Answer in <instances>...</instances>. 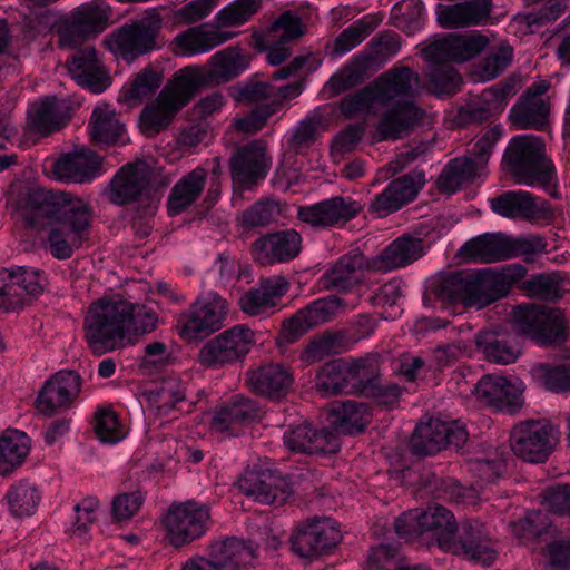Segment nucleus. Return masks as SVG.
I'll use <instances>...</instances> for the list:
<instances>
[{
  "label": "nucleus",
  "mask_w": 570,
  "mask_h": 570,
  "mask_svg": "<svg viewBox=\"0 0 570 570\" xmlns=\"http://www.w3.org/2000/svg\"><path fill=\"white\" fill-rule=\"evenodd\" d=\"M523 391L524 384L517 377L487 374L479 380L472 395L481 406L513 411L519 407Z\"/></svg>",
  "instance_id": "4be33fe9"
},
{
  "label": "nucleus",
  "mask_w": 570,
  "mask_h": 570,
  "mask_svg": "<svg viewBox=\"0 0 570 570\" xmlns=\"http://www.w3.org/2000/svg\"><path fill=\"white\" fill-rule=\"evenodd\" d=\"M302 238L294 229L269 234L259 238L253 247V256L264 265L293 259L301 252Z\"/></svg>",
  "instance_id": "f704fd0d"
},
{
  "label": "nucleus",
  "mask_w": 570,
  "mask_h": 570,
  "mask_svg": "<svg viewBox=\"0 0 570 570\" xmlns=\"http://www.w3.org/2000/svg\"><path fill=\"white\" fill-rule=\"evenodd\" d=\"M261 0H235L220 9L214 22L217 29L246 23L259 9Z\"/></svg>",
  "instance_id": "052dcab7"
},
{
  "label": "nucleus",
  "mask_w": 570,
  "mask_h": 570,
  "mask_svg": "<svg viewBox=\"0 0 570 570\" xmlns=\"http://www.w3.org/2000/svg\"><path fill=\"white\" fill-rule=\"evenodd\" d=\"M402 285L394 279L382 285L373 298V304L381 309L383 320H395L402 314Z\"/></svg>",
  "instance_id": "e2e57ef3"
},
{
  "label": "nucleus",
  "mask_w": 570,
  "mask_h": 570,
  "mask_svg": "<svg viewBox=\"0 0 570 570\" xmlns=\"http://www.w3.org/2000/svg\"><path fill=\"white\" fill-rule=\"evenodd\" d=\"M503 166L519 185L547 188L554 178V166L546 156L544 144L532 135L512 138Z\"/></svg>",
  "instance_id": "0eeeda50"
},
{
  "label": "nucleus",
  "mask_w": 570,
  "mask_h": 570,
  "mask_svg": "<svg viewBox=\"0 0 570 570\" xmlns=\"http://www.w3.org/2000/svg\"><path fill=\"white\" fill-rule=\"evenodd\" d=\"M287 289L288 283L283 276L267 278L257 288L246 292L239 298V306L250 316L268 314L274 312Z\"/></svg>",
  "instance_id": "58836bf2"
},
{
  "label": "nucleus",
  "mask_w": 570,
  "mask_h": 570,
  "mask_svg": "<svg viewBox=\"0 0 570 570\" xmlns=\"http://www.w3.org/2000/svg\"><path fill=\"white\" fill-rule=\"evenodd\" d=\"M157 313L121 293L106 294L89 306L83 320L85 338L92 353L101 355L134 344L139 335L153 332Z\"/></svg>",
  "instance_id": "39448f33"
},
{
  "label": "nucleus",
  "mask_w": 570,
  "mask_h": 570,
  "mask_svg": "<svg viewBox=\"0 0 570 570\" xmlns=\"http://www.w3.org/2000/svg\"><path fill=\"white\" fill-rule=\"evenodd\" d=\"M68 71L79 86L95 94L102 92L111 83L108 71L91 47H87L72 56L68 61Z\"/></svg>",
  "instance_id": "473e14b6"
},
{
  "label": "nucleus",
  "mask_w": 570,
  "mask_h": 570,
  "mask_svg": "<svg viewBox=\"0 0 570 570\" xmlns=\"http://www.w3.org/2000/svg\"><path fill=\"white\" fill-rule=\"evenodd\" d=\"M185 391L175 377L165 380L161 385L146 394L148 411L155 415H167L173 409L181 410Z\"/></svg>",
  "instance_id": "864d4df0"
},
{
  "label": "nucleus",
  "mask_w": 570,
  "mask_h": 570,
  "mask_svg": "<svg viewBox=\"0 0 570 570\" xmlns=\"http://www.w3.org/2000/svg\"><path fill=\"white\" fill-rule=\"evenodd\" d=\"M303 90L302 82L295 80L285 86H275L274 83L250 80L236 88V100L243 104H261L267 101L268 105L278 112L285 102L298 97Z\"/></svg>",
  "instance_id": "7c9ffc66"
},
{
  "label": "nucleus",
  "mask_w": 570,
  "mask_h": 570,
  "mask_svg": "<svg viewBox=\"0 0 570 570\" xmlns=\"http://www.w3.org/2000/svg\"><path fill=\"white\" fill-rule=\"evenodd\" d=\"M416 85L417 77L410 68H394L364 89L345 96L340 110L345 117L352 118L385 107L368 136L373 142L396 140L416 126L423 116L410 99Z\"/></svg>",
  "instance_id": "f257e3e1"
},
{
  "label": "nucleus",
  "mask_w": 570,
  "mask_h": 570,
  "mask_svg": "<svg viewBox=\"0 0 570 570\" xmlns=\"http://www.w3.org/2000/svg\"><path fill=\"white\" fill-rule=\"evenodd\" d=\"M247 383L250 389L259 394L278 397L288 391L293 383V377L284 366L268 364L253 371L248 375Z\"/></svg>",
  "instance_id": "09e8293b"
},
{
  "label": "nucleus",
  "mask_w": 570,
  "mask_h": 570,
  "mask_svg": "<svg viewBox=\"0 0 570 570\" xmlns=\"http://www.w3.org/2000/svg\"><path fill=\"white\" fill-rule=\"evenodd\" d=\"M47 284L42 272L32 267L16 266L0 269V308L4 311L22 307L29 299L39 296Z\"/></svg>",
  "instance_id": "2eb2a0df"
},
{
  "label": "nucleus",
  "mask_w": 570,
  "mask_h": 570,
  "mask_svg": "<svg viewBox=\"0 0 570 570\" xmlns=\"http://www.w3.org/2000/svg\"><path fill=\"white\" fill-rule=\"evenodd\" d=\"M150 176L151 169L145 161L124 166L111 181L110 199L121 205L149 195Z\"/></svg>",
  "instance_id": "72a5a7b5"
},
{
  "label": "nucleus",
  "mask_w": 570,
  "mask_h": 570,
  "mask_svg": "<svg viewBox=\"0 0 570 570\" xmlns=\"http://www.w3.org/2000/svg\"><path fill=\"white\" fill-rule=\"evenodd\" d=\"M532 377L547 390L570 391V367L538 364L531 370Z\"/></svg>",
  "instance_id": "0e129e2a"
},
{
  "label": "nucleus",
  "mask_w": 570,
  "mask_h": 570,
  "mask_svg": "<svg viewBox=\"0 0 570 570\" xmlns=\"http://www.w3.org/2000/svg\"><path fill=\"white\" fill-rule=\"evenodd\" d=\"M284 443L295 452L316 453L335 452L338 442L333 433L326 430L313 431L311 424L303 423L284 434Z\"/></svg>",
  "instance_id": "49530a36"
},
{
  "label": "nucleus",
  "mask_w": 570,
  "mask_h": 570,
  "mask_svg": "<svg viewBox=\"0 0 570 570\" xmlns=\"http://www.w3.org/2000/svg\"><path fill=\"white\" fill-rule=\"evenodd\" d=\"M302 35V23L291 11L284 12L268 30L253 36L254 46L267 52V61L277 66L289 55L287 43Z\"/></svg>",
  "instance_id": "393cba45"
},
{
  "label": "nucleus",
  "mask_w": 570,
  "mask_h": 570,
  "mask_svg": "<svg viewBox=\"0 0 570 570\" xmlns=\"http://www.w3.org/2000/svg\"><path fill=\"white\" fill-rule=\"evenodd\" d=\"M475 347L488 361L500 364L513 363L520 354L518 346L500 341L497 332L489 330L482 331L475 336Z\"/></svg>",
  "instance_id": "13d9d810"
},
{
  "label": "nucleus",
  "mask_w": 570,
  "mask_h": 570,
  "mask_svg": "<svg viewBox=\"0 0 570 570\" xmlns=\"http://www.w3.org/2000/svg\"><path fill=\"white\" fill-rule=\"evenodd\" d=\"M80 391L79 375L72 371H60L45 383L37 397V409L47 415L68 409L78 400Z\"/></svg>",
  "instance_id": "bb28decb"
},
{
  "label": "nucleus",
  "mask_w": 570,
  "mask_h": 570,
  "mask_svg": "<svg viewBox=\"0 0 570 570\" xmlns=\"http://www.w3.org/2000/svg\"><path fill=\"white\" fill-rule=\"evenodd\" d=\"M461 256L479 263H492L513 256L512 238L502 234L479 236L461 248Z\"/></svg>",
  "instance_id": "c03bdc74"
},
{
  "label": "nucleus",
  "mask_w": 570,
  "mask_h": 570,
  "mask_svg": "<svg viewBox=\"0 0 570 570\" xmlns=\"http://www.w3.org/2000/svg\"><path fill=\"white\" fill-rule=\"evenodd\" d=\"M381 13H368L344 29L326 46L330 55L341 57L362 43L382 22Z\"/></svg>",
  "instance_id": "de8ad7c7"
},
{
  "label": "nucleus",
  "mask_w": 570,
  "mask_h": 570,
  "mask_svg": "<svg viewBox=\"0 0 570 570\" xmlns=\"http://www.w3.org/2000/svg\"><path fill=\"white\" fill-rule=\"evenodd\" d=\"M363 205L351 197H334L318 204L302 207L298 210L301 220L312 226H334L354 218Z\"/></svg>",
  "instance_id": "c756f323"
},
{
  "label": "nucleus",
  "mask_w": 570,
  "mask_h": 570,
  "mask_svg": "<svg viewBox=\"0 0 570 570\" xmlns=\"http://www.w3.org/2000/svg\"><path fill=\"white\" fill-rule=\"evenodd\" d=\"M234 36L233 32L219 30L216 27H193L176 36L173 41V52L180 57H195L213 50Z\"/></svg>",
  "instance_id": "c9c22d12"
},
{
  "label": "nucleus",
  "mask_w": 570,
  "mask_h": 570,
  "mask_svg": "<svg viewBox=\"0 0 570 570\" xmlns=\"http://www.w3.org/2000/svg\"><path fill=\"white\" fill-rule=\"evenodd\" d=\"M363 264L364 257L358 253H352L343 256L325 273V285L338 289H348L357 283Z\"/></svg>",
  "instance_id": "6e6d98bb"
},
{
  "label": "nucleus",
  "mask_w": 570,
  "mask_h": 570,
  "mask_svg": "<svg viewBox=\"0 0 570 570\" xmlns=\"http://www.w3.org/2000/svg\"><path fill=\"white\" fill-rule=\"evenodd\" d=\"M110 17V8L102 1H94L75 9L68 17L55 20L59 43L75 48L88 36L102 31Z\"/></svg>",
  "instance_id": "ddd939ff"
},
{
  "label": "nucleus",
  "mask_w": 570,
  "mask_h": 570,
  "mask_svg": "<svg viewBox=\"0 0 570 570\" xmlns=\"http://www.w3.org/2000/svg\"><path fill=\"white\" fill-rule=\"evenodd\" d=\"M371 413L363 403L354 401H336L330 404L326 420L331 431L337 439L338 433L353 434L363 431L370 422Z\"/></svg>",
  "instance_id": "ea45409f"
},
{
  "label": "nucleus",
  "mask_w": 570,
  "mask_h": 570,
  "mask_svg": "<svg viewBox=\"0 0 570 570\" xmlns=\"http://www.w3.org/2000/svg\"><path fill=\"white\" fill-rule=\"evenodd\" d=\"M209 553L210 559L187 560L181 570H240L252 566L256 559L253 544L237 538L214 542Z\"/></svg>",
  "instance_id": "a211bd4d"
},
{
  "label": "nucleus",
  "mask_w": 570,
  "mask_h": 570,
  "mask_svg": "<svg viewBox=\"0 0 570 570\" xmlns=\"http://www.w3.org/2000/svg\"><path fill=\"white\" fill-rule=\"evenodd\" d=\"M237 484L246 495L264 504H283L292 493L287 479L271 471H246Z\"/></svg>",
  "instance_id": "c85d7f7f"
},
{
  "label": "nucleus",
  "mask_w": 570,
  "mask_h": 570,
  "mask_svg": "<svg viewBox=\"0 0 570 570\" xmlns=\"http://www.w3.org/2000/svg\"><path fill=\"white\" fill-rule=\"evenodd\" d=\"M163 72L155 67H147L122 87L119 101L128 107L140 105L146 98L153 96L163 82Z\"/></svg>",
  "instance_id": "8fccbe9b"
},
{
  "label": "nucleus",
  "mask_w": 570,
  "mask_h": 570,
  "mask_svg": "<svg viewBox=\"0 0 570 570\" xmlns=\"http://www.w3.org/2000/svg\"><path fill=\"white\" fill-rule=\"evenodd\" d=\"M163 18L156 9L147 10L145 16L126 24L105 39L107 49L117 58L132 62L139 56L160 48L158 36Z\"/></svg>",
  "instance_id": "1a4fd4ad"
},
{
  "label": "nucleus",
  "mask_w": 570,
  "mask_h": 570,
  "mask_svg": "<svg viewBox=\"0 0 570 570\" xmlns=\"http://www.w3.org/2000/svg\"><path fill=\"white\" fill-rule=\"evenodd\" d=\"M424 184V176L420 173L405 175L393 180L373 202L372 212L385 216L399 210L413 200Z\"/></svg>",
  "instance_id": "e433bc0d"
},
{
  "label": "nucleus",
  "mask_w": 570,
  "mask_h": 570,
  "mask_svg": "<svg viewBox=\"0 0 570 570\" xmlns=\"http://www.w3.org/2000/svg\"><path fill=\"white\" fill-rule=\"evenodd\" d=\"M256 334L246 325H235L207 342L199 353L206 366H219L244 358L256 344Z\"/></svg>",
  "instance_id": "dca6fc26"
},
{
  "label": "nucleus",
  "mask_w": 570,
  "mask_h": 570,
  "mask_svg": "<svg viewBox=\"0 0 570 570\" xmlns=\"http://www.w3.org/2000/svg\"><path fill=\"white\" fill-rule=\"evenodd\" d=\"M487 48H489L487 58L472 72L474 81L485 82L498 77L512 61L513 49L505 40L491 43L487 36L478 31L464 35L452 33L434 39L423 49V55L428 60L436 63L462 62L474 58Z\"/></svg>",
  "instance_id": "423d86ee"
},
{
  "label": "nucleus",
  "mask_w": 570,
  "mask_h": 570,
  "mask_svg": "<svg viewBox=\"0 0 570 570\" xmlns=\"http://www.w3.org/2000/svg\"><path fill=\"white\" fill-rule=\"evenodd\" d=\"M517 89L512 82L495 85L485 89L479 97L471 100L459 112L469 116L470 120L483 121L500 114L509 100L515 95Z\"/></svg>",
  "instance_id": "79ce46f5"
},
{
  "label": "nucleus",
  "mask_w": 570,
  "mask_h": 570,
  "mask_svg": "<svg viewBox=\"0 0 570 570\" xmlns=\"http://www.w3.org/2000/svg\"><path fill=\"white\" fill-rule=\"evenodd\" d=\"M227 309V302L216 293L202 295L190 313L179 321L180 335L189 341L208 335L220 327Z\"/></svg>",
  "instance_id": "aec40b11"
},
{
  "label": "nucleus",
  "mask_w": 570,
  "mask_h": 570,
  "mask_svg": "<svg viewBox=\"0 0 570 570\" xmlns=\"http://www.w3.org/2000/svg\"><path fill=\"white\" fill-rule=\"evenodd\" d=\"M46 170L51 178L66 183L90 181L105 171L100 156L87 148L47 161Z\"/></svg>",
  "instance_id": "5701e85b"
},
{
  "label": "nucleus",
  "mask_w": 570,
  "mask_h": 570,
  "mask_svg": "<svg viewBox=\"0 0 570 570\" xmlns=\"http://www.w3.org/2000/svg\"><path fill=\"white\" fill-rule=\"evenodd\" d=\"M491 208L500 216L530 222L550 223L554 217V209L547 200L525 190L507 191L493 198Z\"/></svg>",
  "instance_id": "b1692460"
},
{
  "label": "nucleus",
  "mask_w": 570,
  "mask_h": 570,
  "mask_svg": "<svg viewBox=\"0 0 570 570\" xmlns=\"http://www.w3.org/2000/svg\"><path fill=\"white\" fill-rule=\"evenodd\" d=\"M272 165L266 145L255 140L240 149L230 160V173L235 189H248L263 180Z\"/></svg>",
  "instance_id": "412c9836"
},
{
  "label": "nucleus",
  "mask_w": 570,
  "mask_h": 570,
  "mask_svg": "<svg viewBox=\"0 0 570 570\" xmlns=\"http://www.w3.org/2000/svg\"><path fill=\"white\" fill-rule=\"evenodd\" d=\"M249 59L239 48L228 47L213 55L208 68L187 66L173 76L155 100L147 104L139 117L145 136H155L169 126L175 116L188 105L208 81H228L248 68Z\"/></svg>",
  "instance_id": "f03ea898"
},
{
  "label": "nucleus",
  "mask_w": 570,
  "mask_h": 570,
  "mask_svg": "<svg viewBox=\"0 0 570 570\" xmlns=\"http://www.w3.org/2000/svg\"><path fill=\"white\" fill-rule=\"evenodd\" d=\"M258 413L257 406L247 399L235 396L230 403L206 413L202 423L214 434L234 435Z\"/></svg>",
  "instance_id": "cd10ccee"
},
{
  "label": "nucleus",
  "mask_w": 570,
  "mask_h": 570,
  "mask_svg": "<svg viewBox=\"0 0 570 570\" xmlns=\"http://www.w3.org/2000/svg\"><path fill=\"white\" fill-rule=\"evenodd\" d=\"M549 114V102L544 98L522 96L510 110V121L515 129L540 128Z\"/></svg>",
  "instance_id": "603ef678"
},
{
  "label": "nucleus",
  "mask_w": 570,
  "mask_h": 570,
  "mask_svg": "<svg viewBox=\"0 0 570 570\" xmlns=\"http://www.w3.org/2000/svg\"><path fill=\"white\" fill-rule=\"evenodd\" d=\"M391 17L396 28L412 35L423 27L424 9L419 2H404L393 7Z\"/></svg>",
  "instance_id": "69168bd1"
},
{
  "label": "nucleus",
  "mask_w": 570,
  "mask_h": 570,
  "mask_svg": "<svg viewBox=\"0 0 570 570\" xmlns=\"http://www.w3.org/2000/svg\"><path fill=\"white\" fill-rule=\"evenodd\" d=\"M512 322L520 333L540 345L563 342L569 334L563 313L546 306L519 305L513 309Z\"/></svg>",
  "instance_id": "9b49d317"
},
{
  "label": "nucleus",
  "mask_w": 570,
  "mask_h": 570,
  "mask_svg": "<svg viewBox=\"0 0 570 570\" xmlns=\"http://www.w3.org/2000/svg\"><path fill=\"white\" fill-rule=\"evenodd\" d=\"M503 129L493 126L476 140L472 149L474 157L455 158L446 165L438 179V187L446 194H454L463 185L488 175V159Z\"/></svg>",
  "instance_id": "9d476101"
},
{
  "label": "nucleus",
  "mask_w": 570,
  "mask_h": 570,
  "mask_svg": "<svg viewBox=\"0 0 570 570\" xmlns=\"http://www.w3.org/2000/svg\"><path fill=\"white\" fill-rule=\"evenodd\" d=\"M14 212L32 227L46 226L48 249L58 259L82 244L91 222L88 202L69 193H29Z\"/></svg>",
  "instance_id": "20e7f679"
},
{
  "label": "nucleus",
  "mask_w": 570,
  "mask_h": 570,
  "mask_svg": "<svg viewBox=\"0 0 570 570\" xmlns=\"http://www.w3.org/2000/svg\"><path fill=\"white\" fill-rule=\"evenodd\" d=\"M499 274L492 269L478 273H455L439 281L435 296L453 314H461L466 307L481 308L497 298L495 285Z\"/></svg>",
  "instance_id": "6e6552de"
},
{
  "label": "nucleus",
  "mask_w": 570,
  "mask_h": 570,
  "mask_svg": "<svg viewBox=\"0 0 570 570\" xmlns=\"http://www.w3.org/2000/svg\"><path fill=\"white\" fill-rule=\"evenodd\" d=\"M558 442V430L543 421L521 422L513 428L510 438L514 455L531 463L544 462Z\"/></svg>",
  "instance_id": "4468645a"
},
{
  "label": "nucleus",
  "mask_w": 570,
  "mask_h": 570,
  "mask_svg": "<svg viewBox=\"0 0 570 570\" xmlns=\"http://www.w3.org/2000/svg\"><path fill=\"white\" fill-rule=\"evenodd\" d=\"M317 127L312 120H304L298 124L294 131L288 134L284 140V154L297 156L304 153L315 140Z\"/></svg>",
  "instance_id": "338daca9"
},
{
  "label": "nucleus",
  "mask_w": 570,
  "mask_h": 570,
  "mask_svg": "<svg viewBox=\"0 0 570 570\" xmlns=\"http://www.w3.org/2000/svg\"><path fill=\"white\" fill-rule=\"evenodd\" d=\"M460 85L461 77L451 66L440 63L430 75V89L436 95H452Z\"/></svg>",
  "instance_id": "774afa93"
},
{
  "label": "nucleus",
  "mask_w": 570,
  "mask_h": 570,
  "mask_svg": "<svg viewBox=\"0 0 570 570\" xmlns=\"http://www.w3.org/2000/svg\"><path fill=\"white\" fill-rule=\"evenodd\" d=\"M30 451L29 436L19 430H8L0 438V474L6 475L20 466Z\"/></svg>",
  "instance_id": "3c124183"
},
{
  "label": "nucleus",
  "mask_w": 570,
  "mask_h": 570,
  "mask_svg": "<svg viewBox=\"0 0 570 570\" xmlns=\"http://www.w3.org/2000/svg\"><path fill=\"white\" fill-rule=\"evenodd\" d=\"M69 117V106L65 99L47 97L30 104L28 126L39 134H49L62 127Z\"/></svg>",
  "instance_id": "a19ab883"
},
{
  "label": "nucleus",
  "mask_w": 570,
  "mask_h": 570,
  "mask_svg": "<svg viewBox=\"0 0 570 570\" xmlns=\"http://www.w3.org/2000/svg\"><path fill=\"white\" fill-rule=\"evenodd\" d=\"M395 531L405 540L434 542L445 552L485 566L495 559V551L483 523L466 520L458 525L454 514L439 504L403 513L395 521Z\"/></svg>",
  "instance_id": "7ed1b4c3"
},
{
  "label": "nucleus",
  "mask_w": 570,
  "mask_h": 570,
  "mask_svg": "<svg viewBox=\"0 0 570 570\" xmlns=\"http://www.w3.org/2000/svg\"><path fill=\"white\" fill-rule=\"evenodd\" d=\"M342 307L336 296L317 299L287 320L283 324L282 334L285 340L293 342L311 327L330 321Z\"/></svg>",
  "instance_id": "2f4dec72"
},
{
  "label": "nucleus",
  "mask_w": 570,
  "mask_h": 570,
  "mask_svg": "<svg viewBox=\"0 0 570 570\" xmlns=\"http://www.w3.org/2000/svg\"><path fill=\"white\" fill-rule=\"evenodd\" d=\"M466 439L468 432L461 422L430 419L416 425L410 445L414 453L430 455L448 445L461 446Z\"/></svg>",
  "instance_id": "6ab92c4d"
},
{
  "label": "nucleus",
  "mask_w": 570,
  "mask_h": 570,
  "mask_svg": "<svg viewBox=\"0 0 570 570\" xmlns=\"http://www.w3.org/2000/svg\"><path fill=\"white\" fill-rule=\"evenodd\" d=\"M89 134L98 145H122L128 140L126 129L116 110L105 102L98 104L94 108L89 122Z\"/></svg>",
  "instance_id": "37998d69"
},
{
  "label": "nucleus",
  "mask_w": 570,
  "mask_h": 570,
  "mask_svg": "<svg viewBox=\"0 0 570 570\" xmlns=\"http://www.w3.org/2000/svg\"><path fill=\"white\" fill-rule=\"evenodd\" d=\"M6 501L10 514L13 517H30L37 511L40 493L33 484L20 481L9 488Z\"/></svg>",
  "instance_id": "4d7b16f0"
},
{
  "label": "nucleus",
  "mask_w": 570,
  "mask_h": 570,
  "mask_svg": "<svg viewBox=\"0 0 570 570\" xmlns=\"http://www.w3.org/2000/svg\"><path fill=\"white\" fill-rule=\"evenodd\" d=\"M491 11V0H471L456 4H438V22L448 29L484 24Z\"/></svg>",
  "instance_id": "4c0bfd02"
},
{
  "label": "nucleus",
  "mask_w": 570,
  "mask_h": 570,
  "mask_svg": "<svg viewBox=\"0 0 570 570\" xmlns=\"http://www.w3.org/2000/svg\"><path fill=\"white\" fill-rule=\"evenodd\" d=\"M205 178L206 171L197 168L176 184L168 199L169 215H178L196 200L204 188Z\"/></svg>",
  "instance_id": "5fc2aeb1"
},
{
  "label": "nucleus",
  "mask_w": 570,
  "mask_h": 570,
  "mask_svg": "<svg viewBox=\"0 0 570 570\" xmlns=\"http://www.w3.org/2000/svg\"><path fill=\"white\" fill-rule=\"evenodd\" d=\"M365 360H336L325 364L316 375V386L325 393L358 390L368 377Z\"/></svg>",
  "instance_id": "a878e982"
},
{
  "label": "nucleus",
  "mask_w": 570,
  "mask_h": 570,
  "mask_svg": "<svg viewBox=\"0 0 570 570\" xmlns=\"http://www.w3.org/2000/svg\"><path fill=\"white\" fill-rule=\"evenodd\" d=\"M208 524L209 510L195 501L173 504L163 518L165 539L176 548L204 535Z\"/></svg>",
  "instance_id": "f8f14e48"
},
{
  "label": "nucleus",
  "mask_w": 570,
  "mask_h": 570,
  "mask_svg": "<svg viewBox=\"0 0 570 570\" xmlns=\"http://www.w3.org/2000/svg\"><path fill=\"white\" fill-rule=\"evenodd\" d=\"M364 570H431L424 564H405L394 547L381 544L373 548Z\"/></svg>",
  "instance_id": "680f3d73"
},
{
  "label": "nucleus",
  "mask_w": 570,
  "mask_h": 570,
  "mask_svg": "<svg viewBox=\"0 0 570 570\" xmlns=\"http://www.w3.org/2000/svg\"><path fill=\"white\" fill-rule=\"evenodd\" d=\"M341 539V530L335 520L313 519L296 528L291 537V547L301 558L314 559L331 553Z\"/></svg>",
  "instance_id": "f3484780"
},
{
  "label": "nucleus",
  "mask_w": 570,
  "mask_h": 570,
  "mask_svg": "<svg viewBox=\"0 0 570 570\" xmlns=\"http://www.w3.org/2000/svg\"><path fill=\"white\" fill-rule=\"evenodd\" d=\"M94 429L105 443H118L128 433V426L124 419L111 406H100L95 413Z\"/></svg>",
  "instance_id": "bf43d9fd"
},
{
  "label": "nucleus",
  "mask_w": 570,
  "mask_h": 570,
  "mask_svg": "<svg viewBox=\"0 0 570 570\" xmlns=\"http://www.w3.org/2000/svg\"><path fill=\"white\" fill-rule=\"evenodd\" d=\"M424 252V245L420 238L403 235L396 238L373 261L372 268L387 272L404 267L423 256Z\"/></svg>",
  "instance_id": "a18cd8bd"
}]
</instances>
